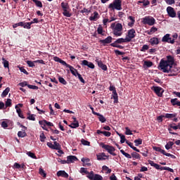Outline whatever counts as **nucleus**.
Instances as JSON below:
<instances>
[{
  "mask_svg": "<svg viewBox=\"0 0 180 180\" xmlns=\"http://www.w3.org/2000/svg\"><path fill=\"white\" fill-rule=\"evenodd\" d=\"M153 150L157 151L158 153H160L162 155V154H169V153H167L165 152V150H162L160 147H153Z\"/></svg>",
  "mask_w": 180,
  "mask_h": 180,
  "instance_id": "nucleus-35",
  "label": "nucleus"
},
{
  "mask_svg": "<svg viewBox=\"0 0 180 180\" xmlns=\"http://www.w3.org/2000/svg\"><path fill=\"white\" fill-rule=\"evenodd\" d=\"M58 162L62 165H65V164H71L72 162H75V161L63 160H60V158H58Z\"/></svg>",
  "mask_w": 180,
  "mask_h": 180,
  "instance_id": "nucleus-40",
  "label": "nucleus"
},
{
  "mask_svg": "<svg viewBox=\"0 0 180 180\" xmlns=\"http://www.w3.org/2000/svg\"><path fill=\"white\" fill-rule=\"evenodd\" d=\"M20 108H23V104L18 103V105H15V109H16L18 117H20L21 119H25V117H23V113H21V109H20Z\"/></svg>",
  "mask_w": 180,
  "mask_h": 180,
  "instance_id": "nucleus-16",
  "label": "nucleus"
},
{
  "mask_svg": "<svg viewBox=\"0 0 180 180\" xmlns=\"http://www.w3.org/2000/svg\"><path fill=\"white\" fill-rule=\"evenodd\" d=\"M18 137H20V138H25L26 137V132L25 131H18Z\"/></svg>",
  "mask_w": 180,
  "mask_h": 180,
  "instance_id": "nucleus-52",
  "label": "nucleus"
},
{
  "mask_svg": "<svg viewBox=\"0 0 180 180\" xmlns=\"http://www.w3.org/2000/svg\"><path fill=\"white\" fill-rule=\"evenodd\" d=\"M142 143H143V140L141 139H138L134 140V146H141Z\"/></svg>",
  "mask_w": 180,
  "mask_h": 180,
  "instance_id": "nucleus-44",
  "label": "nucleus"
},
{
  "mask_svg": "<svg viewBox=\"0 0 180 180\" xmlns=\"http://www.w3.org/2000/svg\"><path fill=\"white\" fill-rule=\"evenodd\" d=\"M110 46L114 47V48H117L119 49H123L124 46L121 45H118L117 44H110Z\"/></svg>",
  "mask_w": 180,
  "mask_h": 180,
  "instance_id": "nucleus-58",
  "label": "nucleus"
},
{
  "mask_svg": "<svg viewBox=\"0 0 180 180\" xmlns=\"http://www.w3.org/2000/svg\"><path fill=\"white\" fill-rule=\"evenodd\" d=\"M108 9L112 11H121L122 10V1L114 0L111 4H108Z\"/></svg>",
  "mask_w": 180,
  "mask_h": 180,
  "instance_id": "nucleus-2",
  "label": "nucleus"
},
{
  "mask_svg": "<svg viewBox=\"0 0 180 180\" xmlns=\"http://www.w3.org/2000/svg\"><path fill=\"white\" fill-rule=\"evenodd\" d=\"M152 91H153L157 96L162 98L164 91L162 87L153 86H152Z\"/></svg>",
  "mask_w": 180,
  "mask_h": 180,
  "instance_id": "nucleus-12",
  "label": "nucleus"
},
{
  "mask_svg": "<svg viewBox=\"0 0 180 180\" xmlns=\"http://www.w3.org/2000/svg\"><path fill=\"white\" fill-rule=\"evenodd\" d=\"M108 91H112V99H114V104L118 103L117 92L115 91V86L110 85L108 86Z\"/></svg>",
  "mask_w": 180,
  "mask_h": 180,
  "instance_id": "nucleus-8",
  "label": "nucleus"
},
{
  "mask_svg": "<svg viewBox=\"0 0 180 180\" xmlns=\"http://www.w3.org/2000/svg\"><path fill=\"white\" fill-rule=\"evenodd\" d=\"M82 65L86 66L88 67V68H90L91 70L95 69V65H94L91 62H89L86 60H83L82 61Z\"/></svg>",
  "mask_w": 180,
  "mask_h": 180,
  "instance_id": "nucleus-19",
  "label": "nucleus"
},
{
  "mask_svg": "<svg viewBox=\"0 0 180 180\" xmlns=\"http://www.w3.org/2000/svg\"><path fill=\"white\" fill-rule=\"evenodd\" d=\"M148 164L150 165V166L155 167V169H158V168H162V167H160L158 164L153 162V161L152 160H148Z\"/></svg>",
  "mask_w": 180,
  "mask_h": 180,
  "instance_id": "nucleus-32",
  "label": "nucleus"
},
{
  "mask_svg": "<svg viewBox=\"0 0 180 180\" xmlns=\"http://www.w3.org/2000/svg\"><path fill=\"white\" fill-rule=\"evenodd\" d=\"M46 123H50V122H48L47 120H41V121H39V124H40V126H42V129H44V130L47 131V129H45L44 127H45Z\"/></svg>",
  "mask_w": 180,
  "mask_h": 180,
  "instance_id": "nucleus-41",
  "label": "nucleus"
},
{
  "mask_svg": "<svg viewBox=\"0 0 180 180\" xmlns=\"http://www.w3.org/2000/svg\"><path fill=\"white\" fill-rule=\"evenodd\" d=\"M84 174H86V178L90 180H103L102 176H100L99 174H94L93 172Z\"/></svg>",
  "mask_w": 180,
  "mask_h": 180,
  "instance_id": "nucleus-10",
  "label": "nucleus"
},
{
  "mask_svg": "<svg viewBox=\"0 0 180 180\" xmlns=\"http://www.w3.org/2000/svg\"><path fill=\"white\" fill-rule=\"evenodd\" d=\"M100 147H102L103 150H105L108 154H110L112 156H117V154H115L114 151H115V148L113 146L105 145L104 143H100Z\"/></svg>",
  "mask_w": 180,
  "mask_h": 180,
  "instance_id": "nucleus-5",
  "label": "nucleus"
},
{
  "mask_svg": "<svg viewBox=\"0 0 180 180\" xmlns=\"http://www.w3.org/2000/svg\"><path fill=\"white\" fill-rule=\"evenodd\" d=\"M79 13H86V15H88L89 13H91V11L88 10L87 8H83V10L80 11Z\"/></svg>",
  "mask_w": 180,
  "mask_h": 180,
  "instance_id": "nucleus-64",
  "label": "nucleus"
},
{
  "mask_svg": "<svg viewBox=\"0 0 180 180\" xmlns=\"http://www.w3.org/2000/svg\"><path fill=\"white\" fill-rule=\"evenodd\" d=\"M117 136H119V137L121 138V144H123L124 143L126 142H129V141L126 140V136L122 135V134L117 133Z\"/></svg>",
  "mask_w": 180,
  "mask_h": 180,
  "instance_id": "nucleus-38",
  "label": "nucleus"
},
{
  "mask_svg": "<svg viewBox=\"0 0 180 180\" xmlns=\"http://www.w3.org/2000/svg\"><path fill=\"white\" fill-rule=\"evenodd\" d=\"M8 94H9V87H6L4 91H3V94H1V98H6V96H8Z\"/></svg>",
  "mask_w": 180,
  "mask_h": 180,
  "instance_id": "nucleus-37",
  "label": "nucleus"
},
{
  "mask_svg": "<svg viewBox=\"0 0 180 180\" xmlns=\"http://www.w3.org/2000/svg\"><path fill=\"white\" fill-rule=\"evenodd\" d=\"M67 160L68 162H75V161H78V158H76V156L75 155H69L67 158Z\"/></svg>",
  "mask_w": 180,
  "mask_h": 180,
  "instance_id": "nucleus-34",
  "label": "nucleus"
},
{
  "mask_svg": "<svg viewBox=\"0 0 180 180\" xmlns=\"http://www.w3.org/2000/svg\"><path fill=\"white\" fill-rule=\"evenodd\" d=\"M71 75H72V76L77 77L79 82L84 84V79L82 77H81V75L78 73V70L75 71V74L71 73Z\"/></svg>",
  "mask_w": 180,
  "mask_h": 180,
  "instance_id": "nucleus-24",
  "label": "nucleus"
},
{
  "mask_svg": "<svg viewBox=\"0 0 180 180\" xmlns=\"http://www.w3.org/2000/svg\"><path fill=\"white\" fill-rule=\"evenodd\" d=\"M82 162H83V164L86 165L88 167L91 165V164L89 163V159H88V158H82Z\"/></svg>",
  "mask_w": 180,
  "mask_h": 180,
  "instance_id": "nucleus-48",
  "label": "nucleus"
},
{
  "mask_svg": "<svg viewBox=\"0 0 180 180\" xmlns=\"http://www.w3.org/2000/svg\"><path fill=\"white\" fill-rule=\"evenodd\" d=\"M145 66H146V68H151V66H153V63L150 61H145Z\"/></svg>",
  "mask_w": 180,
  "mask_h": 180,
  "instance_id": "nucleus-62",
  "label": "nucleus"
},
{
  "mask_svg": "<svg viewBox=\"0 0 180 180\" xmlns=\"http://www.w3.org/2000/svg\"><path fill=\"white\" fill-rule=\"evenodd\" d=\"M153 150L157 151L158 153H160L162 155V154H169V153H167L165 152V150H162L160 147H153Z\"/></svg>",
  "mask_w": 180,
  "mask_h": 180,
  "instance_id": "nucleus-36",
  "label": "nucleus"
},
{
  "mask_svg": "<svg viewBox=\"0 0 180 180\" xmlns=\"http://www.w3.org/2000/svg\"><path fill=\"white\" fill-rule=\"evenodd\" d=\"M32 1L33 3L35 4V6L38 8H43L44 5L41 4V1H39V0H32Z\"/></svg>",
  "mask_w": 180,
  "mask_h": 180,
  "instance_id": "nucleus-39",
  "label": "nucleus"
},
{
  "mask_svg": "<svg viewBox=\"0 0 180 180\" xmlns=\"http://www.w3.org/2000/svg\"><path fill=\"white\" fill-rule=\"evenodd\" d=\"M60 8H63V15L66 18H71L72 14L71 13H69V5L68 3H60Z\"/></svg>",
  "mask_w": 180,
  "mask_h": 180,
  "instance_id": "nucleus-6",
  "label": "nucleus"
},
{
  "mask_svg": "<svg viewBox=\"0 0 180 180\" xmlns=\"http://www.w3.org/2000/svg\"><path fill=\"white\" fill-rule=\"evenodd\" d=\"M165 4L169 6H172L175 4V0H165Z\"/></svg>",
  "mask_w": 180,
  "mask_h": 180,
  "instance_id": "nucleus-60",
  "label": "nucleus"
},
{
  "mask_svg": "<svg viewBox=\"0 0 180 180\" xmlns=\"http://www.w3.org/2000/svg\"><path fill=\"white\" fill-rule=\"evenodd\" d=\"M98 13L95 11L94 12V14H91V16L89 18V20H90V21H96V20L98 19Z\"/></svg>",
  "mask_w": 180,
  "mask_h": 180,
  "instance_id": "nucleus-23",
  "label": "nucleus"
},
{
  "mask_svg": "<svg viewBox=\"0 0 180 180\" xmlns=\"http://www.w3.org/2000/svg\"><path fill=\"white\" fill-rule=\"evenodd\" d=\"M56 63H60V65H63V66H65L68 68H69V72H71V74L75 75V71H78L75 68H72V66L70 65L69 64L66 63L65 61H58Z\"/></svg>",
  "mask_w": 180,
  "mask_h": 180,
  "instance_id": "nucleus-17",
  "label": "nucleus"
},
{
  "mask_svg": "<svg viewBox=\"0 0 180 180\" xmlns=\"http://www.w3.org/2000/svg\"><path fill=\"white\" fill-rule=\"evenodd\" d=\"M58 80H59L58 83H60V84H63V85H67L68 84V82L65 81V79H64L63 77H59Z\"/></svg>",
  "mask_w": 180,
  "mask_h": 180,
  "instance_id": "nucleus-46",
  "label": "nucleus"
},
{
  "mask_svg": "<svg viewBox=\"0 0 180 180\" xmlns=\"http://www.w3.org/2000/svg\"><path fill=\"white\" fill-rule=\"evenodd\" d=\"M141 23L148 26H153L155 25V18L153 17L146 16L141 19Z\"/></svg>",
  "mask_w": 180,
  "mask_h": 180,
  "instance_id": "nucleus-7",
  "label": "nucleus"
},
{
  "mask_svg": "<svg viewBox=\"0 0 180 180\" xmlns=\"http://www.w3.org/2000/svg\"><path fill=\"white\" fill-rule=\"evenodd\" d=\"M157 31H158L157 27H152V28L150 29V31H148L147 34H148V35H151L152 34L155 33Z\"/></svg>",
  "mask_w": 180,
  "mask_h": 180,
  "instance_id": "nucleus-50",
  "label": "nucleus"
},
{
  "mask_svg": "<svg viewBox=\"0 0 180 180\" xmlns=\"http://www.w3.org/2000/svg\"><path fill=\"white\" fill-rule=\"evenodd\" d=\"M174 146V142L172 141H169L167 143V145H165V149L166 150H170L172 148V146Z\"/></svg>",
  "mask_w": 180,
  "mask_h": 180,
  "instance_id": "nucleus-43",
  "label": "nucleus"
},
{
  "mask_svg": "<svg viewBox=\"0 0 180 180\" xmlns=\"http://www.w3.org/2000/svg\"><path fill=\"white\" fill-rule=\"evenodd\" d=\"M25 25H26V22H20L16 24H13V29H15V28L18 27V26H25Z\"/></svg>",
  "mask_w": 180,
  "mask_h": 180,
  "instance_id": "nucleus-42",
  "label": "nucleus"
},
{
  "mask_svg": "<svg viewBox=\"0 0 180 180\" xmlns=\"http://www.w3.org/2000/svg\"><path fill=\"white\" fill-rule=\"evenodd\" d=\"M127 19H129V21H131L129 23H127V26L132 27V26L134 25V22H135L134 17L129 16V17H127Z\"/></svg>",
  "mask_w": 180,
  "mask_h": 180,
  "instance_id": "nucleus-31",
  "label": "nucleus"
},
{
  "mask_svg": "<svg viewBox=\"0 0 180 180\" xmlns=\"http://www.w3.org/2000/svg\"><path fill=\"white\" fill-rule=\"evenodd\" d=\"M3 65L4 66V68H9V62L6 60L4 58H3Z\"/></svg>",
  "mask_w": 180,
  "mask_h": 180,
  "instance_id": "nucleus-54",
  "label": "nucleus"
},
{
  "mask_svg": "<svg viewBox=\"0 0 180 180\" xmlns=\"http://www.w3.org/2000/svg\"><path fill=\"white\" fill-rule=\"evenodd\" d=\"M132 39L134 38H127V37H126L125 39L119 38L117 40H115L114 43H112L110 44H120L126 42H130Z\"/></svg>",
  "mask_w": 180,
  "mask_h": 180,
  "instance_id": "nucleus-15",
  "label": "nucleus"
},
{
  "mask_svg": "<svg viewBox=\"0 0 180 180\" xmlns=\"http://www.w3.org/2000/svg\"><path fill=\"white\" fill-rule=\"evenodd\" d=\"M108 158V155H105L104 153L97 155V160H98V161H103V160H106V158Z\"/></svg>",
  "mask_w": 180,
  "mask_h": 180,
  "instance_id": "nucleus-25",
  "label": "nucleus"
},
{
  "mask_svg": "<svg viewBox=\"0 0 180 180\" xmlns=\"http://www.w3.org/2000/svg\"><path fill=\"white\" fill-rule=\"evenodd\" d=\"M102 170L106 171L105 174H110V172H112V169H108L107 166L102 167Z\"/></svg>",
  "mask_w": 180,
  "mask_h": 180,
  "instance_id": "nucleus-55",
  "label": "nucleus"
},
{
  "mask_svg": "<svg viewBox=\"0 0 180 180\" xmlns=\"http://www.w3.org/2000/svg\"><path fill=\"white\" fill-rule=\"evenodd\" d=\"M174 41L175 39H174V38L170 37V34H167L165 35H163V37H162V42H164V43L174 44Z\"/></svg>",
  "mask_w": 180,
  "mask_h": 180,
  "instance_id": "nucleus-11",
  "label": "nucleus"
},
{
  "mask_svg": "<svg viewBox=\"0 0 180 180\" xmlns=\"http://www.w3.org/2000/svg\"><path fill=\"white\" fill-rule=\"evenodd\" d=\"M95 63H97V65H98V68L100 69H101L103 71H107V65H104L102 63V60H101L100 59H98V58H95Z\"/></svg>",
  "mask_w": 180,
  "mask_h": 180,
  "instance_id": "nucleus-18",
  "label": "nucleus"
},
{
  "mask_svg": "<svg viewBox=\"0 0 180 180\" xmlns=\"http://www.w3.org/2000/svg\"><path fill=\"white\" fill-rule=\"evenodd\" d=\"M158 68H160V70H162L163 73H174L179 72V69L173 67V65H158Z\"/></svg>",
  "mask_w": 180,
  "mask_h": 180,
  "instance_id": "nucleus-3",
  "label": "nucleus"
},
{
  "mask_svg": "<svg viewBox=\"0 0 180 180\" xmlns=\"http://www.w3.org/2000/svg\"><path fill=\"white\" fill-rule=\"evenodd\" d=\"M158 117H162V118L172 119V118L175 117V115L166 113L165 115H162Z\"/></svg>",
  "mask_w": 180,
  "mask_h": 180,
  "instance_id": "nucleus-30",
  "label": "nucleus"
},
{
  "mask_svg": "<svg viewBox=\"0 0 180 180\" xmlns=\"http://www.w3.org/2000/svg\"><path fill=\"white\" fill-rule=\"evenodd\" d=\"M18 86H20L21 87H25V86H32V85L28 84L27 82L25 81V82L18 84Z\"/></svg>",
  "mask_w": 180,
  "mask_h": 180,
  "instance_id": "nucleus-57",
  "label": "nucleus"
},
{
  "mask_svg": "<svg viewBox=\"0 0 180 180\" xmlns=\"http://www.w3.org/2000/svg\"><path fill=\"white\" fill-rule=\"evenodd\" d=\"M180 129V124H176L175 123H172L169 124V134L172 135H177V133L172 132V130Z\"/></svg>",
  "mask_w": 180,
  "mask_h": 180,
  "instance_id": "nucleus-9",
  "label": "nucleus"
},
{
  "mask_svg": "<svg viewBox=\"0 0 180 180\" xmlns=\"http://www.w3.org/2000/svg\"><path fill=\"white\" fill-rule=\"evenodd\" d=\"M56 176H58V177H62L64 179L69 178V174H68V173H66L64 170L58 172V173H56Z\"/></svg>",
  "mask_w": 180,
  "mask_h": 180,
  "instance_id": "nucleus-20",
  "label": "nucleus"
},
{
  "mask_svg": "<svg viewBox=\"0 0 180 180\" xmlns=\"http://www.w3.org/2000/svg\"><path fill=\"white\" fill-rule=\"evenodd\" d=\"M175 60L172 56H167V60H160V63L158 66H174Z\"/></svg>",
  "mask_w": 180,
  "mask_h": 180,
  "instance_id": "nucleus-4",
  "label": "nucleus"
},
{
  "mask_svg": "<svg viewBox=\"0 0 180 180\" xmlns=\"http://www.w3.org/2000/svg\"><path fill=\"white\" fill-rule=\"evenodd\" d=\"M170 104H172L174 106H179V109H180V101H177V98L170 99Z\"/></svg>",
  "mask_w": 180,
  "mask_h": 180,
  "instance_id": "nucleus-27",
  "label": "nucleus"
},
{
  "mask_svg": "<svg viewBox=\"0 0 180 180\" xmlns=\"http://www.w3.org/2000/svg\"><path fill=\"white\" fill-rule=\"evenodd\" d=\"M32 25L31 23H27L25 25H19V27H23V29L30 30L32 29Z\"/></svg>",
  "mask_w": 180,
  "mask_h": 180,
  "instance_id": "nucleus-51",
  "label": "nucleus"
},
{
  "mask_svg": "<svg viewBox=\"0 0 180 180\" xmlns=\"http://www.w3.org/2000/svg\"><path fill=\"white\" fill-rule=\"evenodd\" d=\"M135 34L136 31L134 30V29H131L127 31V37L126 38L134 39V37H136Z\"/></svg>",
  "mask_w": 180,
  "mask_h": 180,
  "instance_id": "nucleus-21",
  "label": "nucleus"
},
{
  "mask_svg": "<svg viewBox=\"0 0 180 180\" xmlns=\"http://www.w3.org/2000/svg\"><path fill=\"white\" fill-rule=\"evenodd\" d=\"M131 158H134L136 160H139L140 159V155L139 153H136V152H133L132 153H131Z\"/></svg>",
  "mask_w": 180,
  "mask_h": 180,
  "instance_id": "nucleus-45",
  "label": "nucleus"
},
{
  "mask_svg": "<svg viewBox=\"0 0 180 180\" xmlns=\"http://www.w3.org/2000/svg\"><path fill=\"white\" fill-rule=\"evenodd\" d=\"M27 155H28V157L31 158L32 159H37L35 153H33L32 152H27Z\"/></svg>",
  "mask_w": 180,
  "mask_h": 180,
  "instance_id": "nucleus-56",
  "label": "nucleus"
},
{
  "mask_svg": "<svg viewBox=\"0 0 180 180\" xmlns=\"http://www.w3.org/2000/svg\"><path fill=\"white\" fill-rule=\"evenodd\" d=\"M98 43H100V46H107V44L112 43V37L108 36L105 39L98 41Z\"/></svg>",
  "mask_w": 180,
  "mask_h": 180,
  "instance_id": "nucleus-14",
  "label": "nucleus"
},
{
  "mask_svg": "<svg viewBox=\"0 0 180 180\" xmlns=\"http://www.w3.org/2000/svg\"><path fill=\"white\" fill-rule=\"evenodd\" d=\"M27 65H28L29 68H35V63H32L30 60H27Z\"/></svg>",
  "mask_w": 180,
  "mask_h": 180,
  "instance_id": "nucleus-59",
  "label": "nucleus"
},
{
  "mask_svg": "<svg viewBox=\"0 0 180 180\" xmlns=\"http://www.w3.org/2000/svg\"><path fill=\"white\" fill-rule=\"evenodd\" d=\"M148 49H149V46H148V45L145 44V45H143V46L141 47V49L139 50V51L145 52L148 50Z\"/></svg>",
  "mask_w": 180,
  "mask_h": 180,
  "instance_id": "nucleus-63",
  "label": "nucleus"
},
{
  "mask_svg": "<svg viewBox=\"0 0 180 180\" xmlns=\"http://www.w3.org/2000/svg\"><path fill=\"white\" fill-rule=\"evenodd\" d=\"M139 4H143V6H147L148 5H150V1L148 0H143L138 1Z\"/></svg>",
  "mask_w": 180,
  "mask_h": 180,
  "instance_id": "nucleus-53",
  "label": "nucleus"
},
{
  "mask_svg": "<svg viewBox=\"0 0 180 180\" xmlns=\"http://www.w3.org/2000/svg\"><path fill=\"white\" fill-rule=\"evenodd\" d=\"M167 15H169V18H175V15H177V12H175L174 8L168 6L167 7Z\"/></svg>",
  "mask_w": 180,
  "mask_h": 180,
  "instance_id": "nucleus-13",
  "label": "nucleus"
},
{
  "mask_svg": "<svg viewBox=\"0 0 180 180\" xmlns=\"http://www.w3.org/2000/svg\"><path fill=\"white\" fill-rule=\"evenodd\" d=\"M158 44H159L158 38L153 37L152 39H150V45L155 46V45H158Z\"/></svg>",
  "mask_w": 180,
  "mask_h": 180,
  "instance_id": "nucleus-28",
  "label": "nucleus"
},
{
  "mask_svg": "<svg viewBox=\"0 0 180 180\" xmlns=\"http://www.w3.org/2000/svg\"><path fill=\"white\" fill-rule=\"evenodd\" d=\"M72 120H75L74 123H72L70 125H69V127H71V129H76L79 127V123L78 122L77 120H76V118H72Z\"/></svg>",
  "mask_w": 180,
  "mask_h": 180,
  "instance_id": "nucleus-26",
  "label": "nucleus"
},
{
  "mask_svg": "<svg viewBox=\"0 0 180 180\" xmlns=\"http://www.w3.org/2000/svg\"><path fill=\"white\" fill-rule=\"evenodd\" d=\"M94 115L98 116V121H100V122L105 123V122H106V119H105L103 115H100V113L94 112Z\"/></svg>",
  "mask_w": 180,
  "mask_h": 180,
  "instance_id": "nucleus-22",
  "label": "nucleus"
},
{
  "mask_svg": "<svg viewBox=\"0 0 180 180\" xmlns=\"http://www.w3.org/2000/svg\"><path fill=\"white\" fill-rule=\"evenodd\" d=\"M39 174H40V176H42V177L44 178L47 176V174H46L45 171H44V169H41V168L39 169Z\"/></svg>",
  "mask_w": 180,
  "mask_h": 180,
  "instance_id": "nucleus-47",
  "label": "nucleus"
},
{
  "mask_svg": "<svg viewBox=\"0 0 180 180\" xmlns=\"http://www.w3.org/2000/svg\"><path fill=\"white\" fill-rule=\"evenodd\" d=\"M110 28L113 29V34L115 37H120L122 35V24L120 23H112L110 24Z\"/></svg>",
  "mask_w": 180,
  "mask_h": 180,
  "instance_id": "nucleus-1",
  "label": "nucleus"
},
{
  "mask_svg": "<svg viewBox=\"0 0 180 180\" xmlns=\"http://www.w3.org/2000/svg\"><path fill=\"white\" fill-rule=\"evenodd\" d=\"M120 152H121V154H122V155H124V157H126V158L131 159V155H129V153L124 152V150H120Z\"/></svg>",
  "mask_w": 180,
  "mask_h": 180,
  "instance_id": "nucleus-49",
  "label": "nucleus"
},
{
  "mask_svg": "<svg viewBox=\"0 0 180 180\" xmlns=\"http://www.w3.org/2000/svg\"><path fill=\"white\" fill-rule=\"evenodd\" d=\"M97 134H103V136H105V137H110V132L103 131H101L100 130H97Z\"/></svg>",
  "mask_w": 180,
  "mask_h": 180,
  "instance_id": "nucleus-33",
  "label": "nucleus"
},
{
  "mask_svg": "<svg viewBox=\"0 0 180 180\" xmlns=\"http://www.w3.org/2000/svg\"><path fill=\"white\" fill-rule=\"evenodd\" d=\"M32 63H39L41 65H45V62H44V60H37L32 61Z\"/></svg>",
  "mask_w": 180,
  "mask_h": 180,
  "instance_id": "nucleus-61",
  "label": "nucleus"
},
{
  "mask_svg": "<svg viewBox=\"0 0 180 180\" xmlns=\"http://www.w3.org/2000/svg\"><path fill=\"white\" fill-rule=\"evenodd\" d=\"M49 148L52 150H60V145L59 143H57L56 141H54V145H53L51 147H49Z\"/></svg>",
  "mask_w": 180,
  "mask_h": 180,
  "instance_id": "nucleus-29",
  "label": "nucleus"
}]
</instances>
